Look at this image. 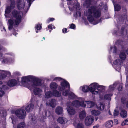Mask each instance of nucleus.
Here are the masks:
<instances>
[{"instance_id": "31", "label": "nucleus", "mask_w": 128, "mask_h": 128, "mask_svg": "<svg viewBox=\"0 0 128 128\" xmlns=\"http://www.w3.org/2000/svg\"><path fill=\"white\" fill-rule=\"evenodd\" d=\"M52 95V94L50 91H48L46 92L45 95V97L46 98H49L51 97Z\"/></svg>"}, {"instance_id": "41", "label": "nucleus", "mask_w": 128, "mask_h": 128, "mask_svg": "<svg viewBox=\"0 0 128 128\" xmlns=\"http://www.w3.org/2000/svg\"><path fill=\"white\" fill-rule=\"evenodd\" d=\"M36 29L37 30H40L42 28V26L40 24H37L36 26Z\"/></svg>"}, {"instance_id": "54", "label": "nucleus", "mask_w": 128, "mask_h": 128, "mask_svg": "<svg viewBox=\"0 0 128 128\" xmlns=\"http://www.w3.org/2000/svg\"><path fill=\"white\" fill-rule=\"evenodd\" d=\"M121 100L122 102H123V103H124L125 100V99L124 98H122Z\"/></svg>"}, {"instance_id": "17", "label": "nucleus", "mask_w": 128, "mask_h": 128, "mask_svg": "<svg viewBox=\"0 0 128 128\" xmlns=\"http://www.w3.org/2000/svg\"><path fill=\"white\" fill-rule=\"evenodd\" d=\"M50 112L48 110H44L42 112L43 116L44 118H46V116H50L51 115Z\"/></svg>"}, {"instance_id": "7", "label": "nucleus", "mask_w": 128, "mask_h": 128, "mask_svg": "<svg viewBox=\"0 0 128 128\" xmlns=\"http://www.w3.org/2000/svg\"><path fill=\"white\" fill-rule=\"evenodd\" d=\"M68 1V4L70 10L72 11H76L79 10L80 9V6L76 0L75 1L74 3L73 0H66Z\"/></svg>"}, {"instance_id": "51", "label": "nucleus", "mask_w": 128, "mask_h": 128, "mask_svg": "<svg viewBox=\"0 0 128 128\" xmlns=\"http://www.w3.org/2000/svg\"><path fill=\"white\" fill-rule=\"evenodd\" d=\"M76 14H77V16H78L80 17V13L79 12H76Z\"/></svg>"}, {"instance_id": "16", "label": "nucleus", "mask_w": 128, "mask_h": 128, "mask_svg": "<svg viewBox=\"0 0 128 128\" xmlns=\"http://www.w3.org/2000/svg\"><path fill=\"white\" fill-rule=\"evenodd\" d=\"M17 81L14 79L9 80L7 82L8 85L10 86H13L16 85L17 84Z\"/></svg>"}, {"instance_id": "37", "label": "nucleus", "mask_w": 128, "mask_h": 128, "mask_svg": "<svg viewBox=\"0 0 128 128\" xmlns=\"http://www.w3.org/2000/svg\"><path fill=\"white\" fill-rule=\"evenodd\" d=\"M128 125V118H127L123 121L122 123V126H124L125 125Z\"/></svg>"}, {"instance_id": "32", "label": "nucleus", "mask_w": 128, "mask_h": 128, "mask_svg": "<svg viewBox=\"0 0 128 128\" xmlns=\"http://www.w3.org/2000/svg\"><path fill=\"white\" fill-rule=\"evenodd\" d=\"M53 95L56 97H59L60 96L61 93H60L58 91L56 90L53 91Z\"/></svg>"}, {"instance_id": "42", "label": "nucleus", "mask_w": 128, "mask_h": 128, "mask_svg": "<svg viewBox=\"0 0 128 128\" xmlns=\"http://www.w3.org/2000/svg\"><path fill=\"white\" fill-rule=\"evenodd\" d=\"M119 114V112L118 110H115L114 112V116H117Z\"/></svg>"}, {"instance_id": "57", "label": "nucleus", "mask_w": 128, "mask_h": 128, "mask_svg": "<svg viewBox=\"0 0 128 128\" xmlns=\"http://www.w3.org/2000/svg\"><path fill=\"white\" fill-rule=\"evenodd\" d=\"M13 34L15 36H16V34H18V33H16V32H13Z\"/></svg>"}, {"instance_id": "56", "label": "nucleus", "mask_w": 128, "mask_h": 128, "mask_svg": "<svg viewBox=\"0 0 128 128\" xmlns=\"http://www.w3.org/2000/svg\"><path fill=\"white\" fill-rule=\"evenodd\" d=\"M6 115V113L5 112H4L3 113V114H2L1 116H4Z\"/></svg>"}, {"instance_id": "28", "label": "nucleus", "mask_w": 128, "mask_h": 128, "mask_svg": "<svg viewBox=\"0 0 128 128\" xmlns=\"http://www.w3.org/2000/svg\"><path fill=\"white\" fill-rule=\"evenodd\" d=\"M122 61L119 59H117L114 62V64L116 65H120L122 63Z\"/></svg>"}, {"instance_id": "26", "label": "nucleus", "mask_w": 128, "mask_h": 128, "mask_svg": "<svg viewBox=\"0 0 128 128\" xmlns=\"http://www.w3.org/2000/svg\"><path fill=\"white\" fill-rule=\"evenodd\" d=\"M74 124L76 128H84V125L82 123H78L77 124L76 122L74 123Z\"/></svg>"}, {"instance_id": "61", "label": "nucleus", "mask_w": 128, "mask_h": 128, "mask_svg": "<svg viewBox=\"0 0 128 128\" xmlns=\"http://www.w3.org/2000/svg\"><path fill=\"white\" fill-rule=\"evenodd\" d=\"M54 128H60L59 127L57 126V127H55Z\"/></svg>"}, {"instance_id": "45", "label": "nucleus", "mask_w": 128, "mask_h": 128, "mask_svg": "<svg viewBox=\"0 0 128 128\" xmlns=\"http://www.w3.org/2000/svg\"><path fill=\"white\" fill-rule=\"evenodd\" d=\"M4 94V92L3 91H0V97H2L3 96Z\"/></svg>"}, {"instance_id": "13", "label": "nucleus", "mask_w": 128, "mask_h": 128, "mask_svg": "<svg viewBox=\"0 0 128 128\" xmlns=\"http://www.w3.org/2000/svg\"><path fill=\"white\" fill-rule=\"evenodd\" d=\"M10 73L9 72L0 70V80L5 78L7 75H10Z\"/></svg>"}, {"instance_id": "60", "label": "nucleus", "mask_w": 128, "mask_h": 128, "mask_svg": "<svg viewBox=\"0 0 128 128\" xmlns=\"http://www.w3.org/2000/svg\"><path fill=\"white\" fill-rule=\"evenodd\" d=\"M3 29H4V30H5V31H6V30L5 29V28L4 27L3 28Z\"/></svg>"}, {"instance_id": "11", "label": "nucleus", "mask_w": 128, "mask_h": 128, "mask_svg": "<svg viewBox=\"0 0 128 128\" xmlns=\"http://www.w3.org/2000/svg\"><path fill=\"white\" fill-rule=\"evenodd\" d=\"M0 56L1 57L0 60L2 63L8 64L12 62V60L8 58L6 56H2V54H0Z\"/></svg>"}, {"instance_id": "12", "label": "nucleus", "mask_w": 128, "mask_h": 128, "mask_svg": "<svg viewBox=\"0 0 128 128\" xmlns=\"http://www.w3.org/2000/svg\"><path fill=\"white\" fill-rule=\"evenodd\" d=\"M56 104V101L55 99H51L50 100L47 101L46 102L47 106H50L54 108L55 107Z\"/></svg>"}, {"instance_id": "55", "label": "nucleus", "mask_w": 128, "mask_h": 128, "mask_svg": "<svg viewBox=\"0 0 128 128\" xmlns=\"http://www.w3.org/2000/svg\"><path fill=\"white\" fill-rule=\"evenodd\" d=\"M99 126V125H97L96 126H94L93 128H98Z\"/></svg>"}, {"instance_id": "62", "label": "nucleus", "mask_w": 128, "mask_h": 128, "mask_svg": "<svg viewBox=\"0 0 128 128\" xmlns=\"http://www.w3.org/2000/svg\"><path fill=\"white\" fill-rule=\"evenodd\" d=\"M109 114H110L111 115V114H110V111H109Z\"/></svg>"}, {"instance_id": "64", "label": "nucleus", "mask_w": 128, "mask_h": 128, "mask_svg": "<svg viewBox=\"0 0 128 128\" xmlns=\"http://www.w3.org/2000/svg\"><path fill=\"white\" fill-rule=\"evenodd\" d=\"M126 2H128V0H124Z\"/></svg>"}, {"instance_id": "44", "label": "nucleus", "mask_w": 128, "mask_h": 128, "mask_svg": "<svg viewBox=\"0 0 128 128\" xmlns=\"http://www.w3.org/2000/svg\"><path fill=\"white\" fill-rule=\"evenodd\" d=\"M6 86L2 85L1 86H0V88L1 89H5L6 88Z\"/></svg>"}, {"instance_id": "46", "label": "nucleus", "mask_w": 128, "mask_h": 128, "mask_svg": "<svg viewBox=\"0 0 128 128\" xmlns=\"http://www.w3.org/2000/svg\"><path fill=\"white\" fill-rule=\"evenodd\" d=\"M75 27V26L74 24H72L70 25V28L72 29H74Z\"/></svg>"}, {"instance_id": "25", "label": "nucleus", "mask_w": 128, "mask_h": 128, "mask_svg": "<svg viewBox=\"0 0 128 128\" xmlns=\"http://www.w3.org/2000/svg\"><path fill=\"white\" fill-rule=\"evenodd\" d=\"M91 114L94 116H98L100 114V112L97 110H93L91 111Z\"/></svg>"}, {"instance_id": "20", "label": "nucleus", "mask_w": 128, "mask_h": 128, "mask_svg": "<svg viewBox=\"0 0 128 128\" xmlns=\"http://www.w3.org/2000/svg\"><path fill=\"white\" fill-rule=\"evenodd\" d=\"M86 113L84 110H82L79 113V117L80 120H82L86 116Z\"/></svg>"}, {"instance_id": "50", "label": "nucleus", "mask_w": 128, "mask_h": 128, "mask_svg": "<svg viewBox=\"0 0 128 128\" xmlns=\"http://www.w3.org/2000/svg\"><path fill=\"white\" fill-rule=\"evenodd\" d=\"M27 1L29 2V6L30 7L31 4V3H30V2L32 1V0H26Z\"/></svg>"}, {"instance_id": "15", "label": "nucleus", "mask_w": 128, "mask_h": 128, "mask_svg": "<svg viewBox=\"0 0 128 128\" xmlns=\"http://www.w3.org/2000/svg\"><path fill=\"white\" fill-rule=\"evenodd\" d=\"M57 122L59 123L64 124L66 123L68 120L67 118L64 117H59L57 120Z\"/></svg>"}, {"instance_id": "27", "label": "nucleus", "mask_w": 128, "mask_h": 128, "mask_svg": "<svg viewBox=\"0 0 128 128\" xmlns=\"http://www.w3.org/2000/svg\"><path fill=\"white\" fill-rule=\"evenodd\" d=\"M120 58L122 60H124L126 58V54L124 52H121L119 55Z\"/></svg>"}, {"instance_id": "40", "label": "nucleus", "mask_w": 128, "mask_h": 128, "mask_svg": "<svg viewBox=\"0 0 128 128\" xmlns=\"http://www.w3.org/2000/svg\"><path fill=\"white\" fill-rule=\"evenodd\" d=\"M122 34L123 35H125L127 34V30L126 29L122 28Z\"/></svg>"}, {"instance_id": "39", "label": "nucleus", "mask_w": 128, "mask_h": 128, "mask_svg": "<svg viewBox=\"0 0 128 128\" xmlns=\"http://www.w3.org/2000/svg\"><path fill=\"white\" fill-rule=\"evenodd\" d=\"M104 104L102 103H100V106L98 108V109L100 110H102L104 109Z\"/></svg>"}, {"instance_id": "9", "label": "nucleus", "mask_w": 128, "mask_h": 128, "mask_svg": "<svg viewBox=\"0 0 128 128\" xmlns=\"http://www.w3.org/2000/svg\"><path fill=\"white\" fill-rule=\"evenodd\" d=\"M15 113L18 117L21 119L24 118L26 115L25 111L23 109H20L17 110Z\"/></svg>"}, {"instance_id": "38", "label": "nucleus", "mask_w": 128, "mask_h": 128, "mask_svg": "<svg viewBox=\"0 0 128 128\" xmlns=\"http://www.w3.org/2000/svg\"><path fill=\"white\" fill-rule=\"evenodd\" d=\"M54 81H59L60 80H62V82L63 81H64V80L65 81H66H66L65 80H62V79L61 78L59 77H56L54 79ZM62 83H61V84Z\"/></svg>"}, {"instance_id": "2", "label": "nucleus", "mask_w": 128, "mask_h": 128, "mask_svg": "<svg viewBox=\"0 0 128 128\" xmlns=\"http://www.w3.org/2000/svg\"><path fill=\"white\" fill-rule=\"evenodd\" d=\"M22 82L24 86L28 88L30 90L35 88L34 92L35 95L40 96L42 94V90L39 88H36V86L42 84V83L40 79H36V77L32 76H28L22 77Z\"/></svg>"}, {"instance_id": "34", "label": "nucleus", "mask_w": 128, "mask_h": 128, "mask_svg": "<svg viewBox=\"0 0 128 128\" xmlns=\"http://www.w3.org/2000/svg\"><path fill=\"white\" fill-rule=\"evenodd\" d=\"M25 126V124L24 122H22L18 124L17 126V128H24Z\"/></svg>"}, {"instance_id": "24", "label": "nucleus", "mask_w": 128, "mask_h": 128, "mask_svg": "<svg viewBox=\"0 0 128 128\" xmlns=\"http://www.w3.org/2000/svg\"><path fill=\"white\" fill-rule=\"evenodd\" d=\"M127 114L126 111L124 110H121L120 113L121 117L123 118H125L127 117Z\"/></svg>"}, {"instance_id": "18", "label": "nucleus", "mask_w": 128, "mask_h": 128, "mask_svg": "<svg viewBox=\"0 0 128 128\" xmlns=\"http://www.w3.org/2000/svg\"><path fill=\"white\" fill-rule=\"evenodd\" d=\"M34 105L32 104H30L26 106L25 110L27 112H29L31 111L34 109Z\"/></svg>"}, {"instance_id": "3", "label": "nucleus", "mask_w": 128, "mask_h": 128, "mask_svg": "<svg viewBox=\"0 0 128 128\" xmlns=\"http://www.w3.org/2000/svg\"><path fill=\"white\" fill-rule=\"evenodd\" d=\"M85 15L88 17V20L94 24H97L100 22L99 20L98 22L94 23L95 18H98L100 16V11L98 10L95 7L93 6L90 8L88 10L84 13Z\"/></svg>"}, {"instance_id": "5", "label": "nucleus", "mask_w": 128, "mask_h": 128, "mask_svg": "<svg viewBox=\"0 0 128 128\" xmlns=\"http://www.w3.org/2000/svg\"><path fill=\"white\" fill-rule=\"evenodd\" d=\"M103 86H99L96 83H94L90 84L88 86H84L80 88V89L83 92H86L89 90L92 94H97L99 92L100 89L99 88Z\"/></svg>"}, {"instance_id": "30", "label": "nucleus", "mask_w": 128, "mask_h": 128, "mask_svg": "<svg viewBox=\"0 0 128 128\" xmlns=\"http://www.w3.org/2000/svg\"><path fill=\"white\" fill-rule=\"evenodd\" d=\"M112 94H107L104 95V97L102 98H101V97H100V98L102 100L105 99L106 100H110L111 99L110 97L111 96H112Z\"/></svg>"}, {"instance_id": "35", "label": "nucleus", "mask_w": 128, "mask_h": 128, "mask_svg": "<svg viewBox=\"0 0 128 128\" xmlns=\"http://www.w3.org/2000/svg\"><path fill=\"white\" fill-rule=\"evenodd\" d=\"M116 84H115L110 85L109 86V90L110 91H112L114 90Z\"/></svg>"}, {"instance_id": "59", "label": "nucleus", "mask_w": 128, "mask_h": 128, "mask_svg": "<svg viewBox=\"0 0 128 128\" xmlns=\"http://www.w3.org/2000/svg\"><path fill=\"white\" fill-rule=\"evenodd\" d=\"M2 84V81H0V85Z\"/></svg>"}, {"instance_id": "6", "label": "nucleus", "mask_w": 128, "mask_h": 128, "mask_svg": "<svg viewBox=\"0 0 128 128\" xmlns=\"http://www.w3.org/2000/svg\"><path fill=\"white\" fill-rule=\"evenodd\" d=\"M86 103L88 108H90L94 106L95 105L94 102H92L89 101H84L83 98H80L78 100H76L73 103V105L77 108L80 106L84 108L86 106Z\"/></svg>"}, {"instance_id": "49", "label": "nucleus", "mask_w": 128, "mask_h": 128, "mask_svg": "<svg viewBox=\"0 0 128 128\" xmlns=\"http://www.w3.org/2000/svg\"><path fill=\"white\" fill-rule=\"evenodd\" d=\"M122 84L120 85L119 87L118 88V90L119 91H120L122 90Z\"/></svg>"}, {"instance_id": "22", "label": "nucleus", "mask_w": 128, "mask_h": 128, "mask_svg": "<svg viewBox=\"0 0 128 128\" xmlns=\"http://www.w3.org/2000/svg\"><path fill=\"white\" fill-rule=\"evenodd\" d=\"M62 111L63 109L62 107L58 106L56 108L55 112L57 114H62Z\"/></svg>"}, {"instance_id": "43", "label": "nucleus", "mask_w": 128, "mask_h": 128, "mask_svg": "<svg viewBox=\"0 0 128 128\" xmlns=\"http://www.w3.org/2000/svg\"><path fill=\"white\" fill-rule=\"evenodd\" d=\"M30 119L32 121H35L36 120V118L34 116H32L30 118Z\"/></svg>"}, {"instance_id": "19", "label": "nucleus", "mask_w": 128, "mask_h": 128, "mask_svg": "<svg viewBox=\"0 0 128 128\" xmlns=\"http://www.w3.org/2000/svg\"><path fill=\"white\" fill-rule=\"evenodd\" d=\"M113 122L112 120H109L106 122L104 124L105 127L107 128L111 127L113 126Z\"/></svg>"}, {"instance_id": "21", "label": "nucleus", "mask_w": 128, "mask_h": 128, "mask_svg": "<svg viewBox=\"0 0 128 128\" xmlns=\"http://www.w3.org/2000/svg\"><path fill=\"white\" fill-rule=\"evenodd\" d=\"M10 120H12V124L14 125V128L16 127L15 124L17 123V121L15 117L13 116H12L9 118Z\"/></svg>"}, {"instance_id": "36", "label": "nucleus", "mask_w": 128, "mask_h": 128, "mask_svg": "<svg viewBox=\"0 0 128 128\" xmlns=\"http://www.w3.org/2000/svg\"><path fill=\"white\" fill-rule=\"evenodd\" d=\"M114 7L115 10L117 11L119 10L121 8L120 6L118 4L114 5Z\"/></svg>"}, {"instance_id": "14", "label": "nucleus", "mask_w": 128, "mask_h": 128, "mask_svg": "<svg viewBox=\"0 0 128 128\" xmlns=\"http://www.w3.org/2000/svg\"><path fill=\"white\" fill-rule=\"evenodd\" d=\"M15 3L14 2H12L10 6L6 8V10L5 11V14H6V13H8L10 12L12 9H13L15 6Z\"/></svg>"}, {"instance_id": "10", "label": "nucleus", "mask_w": 128, "mask_h": 128, "mask_svg": "<svg viewBox=\"0 0 128 128\" xmlns=\"http://www.w3.org/2000/svg\"><path fill=\"white\" fill-rule=\"evenodd\" d=\"M94 120L93 116L91 115L88 116L86 117L84 120L85 124L86 126H89L92 123Z\"/></svg>"}, {"instance_id": "52", "label": "nucleus", "mask_w": 128, "mask_h": 128, "mask_svg": "<svg viewBox=\"0 0 128 128\" xmlns=\"http://www.w3.org/2000/svg\"><path fill=\"white\" fill-rule=\"evenodd\" d=\"M67 30L66 28H64L62 30V32L63 33H65L66 31Z\"/></svg>"}, {"instance_id": "23", "label": "nucleus", "mask_w": 128, "mask_h": 128, "mask_svg": "<svg viewBox=\"0 0 128 128\" xmlns=\"http://www.w3.org/2000/svg\"><path fill=\"white\" fill-rule=\"evenodd\" d=\"M58 86V85L56 84L54 82H52L50 84V88L53 91L56 90Z\"/></svg>"}, {"instance_id": "58", "label": "nucleus", "mask_w": 128, "mask_h": 128, "mask_svg": "<svg viewBox=\"0 0 128 128\" xmlns=\"http://www.w3.org/2000/svg\"><path fill=\"white\" fill-rule=\"evenodd\" d=\"M126 106L128 108V100L126 102Z\"/></svg>"}, {"instance_id": "63", "label": "nucleus", "mask_w": 128, "mask_h": 128, "mask_svg": "<svg viewBox=\"0 0 128 128\" xmlns=\"http://www.w3.org/2000/svg\"><path fill=\"white\" fill-rule=\"evenodd\" d=\"M15 73H16V74H18V72H15Z\"/></svg>"}, {"instance_id": "8", "label": "nucleus", "mask_w": 128, "mask_h": 128, "mask_svg": "<svg viewBox=\"0 0 128 128\" xmlns=\"http://www.w3.org/2000/svg\"><path fill=\"white\" fill-rule=\"evenodd\" d=\"M75 100L73 101L72 103L70 102H68L67 104V107L66 108V110L68 114L70 115H74L75 114L76 112L75 109L72 107H71L72 106H74L72 104L73 102Z\"/></svg>"}, {"instance_id": "33", "label": "nucleus", "mask_w": 128, "mask_h": 128, "mask_svg": "<svg viewBox=\"0 0 128 128\" xmlns=\"http://www.w3.org/2000/svg\"><path fill=\"white\" fill-rule=\"evenodd\" d=\"M111 51L113 52L115 55L116 54V48L114 46L111 47L110 48Z\"/></svg>"}, {"instance_id": "4", "label": "nucleus", "mask_w": 128, "mask_h": 128, "mask_svg": "<svg viewBox=\"0 0 128 128\" xmlns=\"http://www.w3.org/2000/svg\"><path fill=\"white\" fill-rule=\"evenodd\" d=\"M70 88L69 83L64 80L61 84V86L59 87V89L60 90L62 91V94L63 95L68 96L70 99L75 98L76 96L72 92H69Z\"/></svg>"}, {"instance_id": "29", "label": "nucleus", "mask_w": 128, "mask_h": 128, "mask_svg": "<svg viewBox=\"0 0 128 128\" xmlns=\"http://www.w3.org/2000/svg\"><path fill=\"white\" fill-rule=\"evenodd\" d=\"M92 0H86L84 2V5L86 8H88L90 6L91 4V1Z\"/></svg>"}, {"instance_id": "1", "label": "nucleus", "mask_w": 128, "mask_h": 128, "mask_svg": "<svg viewBox=\"0 0 128 128\" xmlns=\"http://www.w3.org/2000/svg\"><path fill=\"white\" fill-rule=\"evenodd\" d=\"M17 6L18 9L22 12L16 10L12 11L10 18L8 21L9 30L19 24L21 22L23 13H26L28 9L26 6L24 0H18Z\"/></svg>"}, {"instance_id": "53", "label": "nucleus", "mask_w": 128, "mask_h": 128, "mask_svg": "<svg viewBox=\"0 0 128 128\" xmlns=\"http://www.w3.org/2000/svg\"><path fill=\"white\" fill-rule=\"evenodd\" d=\"M52 24L49 25L48 26V28L50 29H52Z\"/></svg>"}, {"instance_id": "48", "label": "nucleus", "mask_w": 128, "mask_h": 128, "mask_svg": "<svg viewBox=\"0 0 128 128\" xmlns=\"http://www.w3.org/2000/svg\"><path fill=\"white\" fill-rule=\"evenodd\" d=\"M54 20V18H50L48 19V22H49L50 21H52V20Z\"/></svg>"}, {"instance_id": "47", "label": "nucleus", "mask_w": 128, "mask_h": 128, "mask_svg": "<svg viewBox=\"0 0 128 128\" xmlns=\"http://www.w3.org/2000/svg\"><path fill=\"white\" fill-rule=\"evenodd\" d=\"M126 86H128V76H126Z\"/></svg>"}]
</instances>
